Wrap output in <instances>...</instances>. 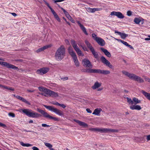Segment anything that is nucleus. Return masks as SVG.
I'll list each match as a JSON object with an SVG mask.
<instances>
[{"mask_svg":"<svg viewBox=\"0 0 150 150\" xmlns=\"http://www.w3.org/2000/svg\"><path fill=\"white\" fill-rule=\"evenodd\" d=\"M100 50L108 57H111V55L110 53L107 50L103 48H100Z\"/></svg>","mask_w":150,"mask_h":150,"instance_id":"412c9836","label":"nucleus"},{"mask_svg":"<svg viewBox=\"0 0 150 150\" xmlns=\"http://www.w3.org/2000/svg\"><path fill=\"white\" fill-rule=\"evenodd\" d=\"M40 94L46 97L47 96L45 94V93L44 94L43 93H41Z\"/></svg>","mask_w":150,"mask_h":150,"instance_id":"338daca9","label":"nucleus"},{"mask_svg":"<svg viewBox=\"0 0 150 150\" xmlns=\"http://www.w3.org/2000/svg\"><path fill=\"white\" fill-rule=\"evenodd\" d=\"M144 78L145 79L146 81L150 82V79L148 78H147L146 76H144Z\"/></svg>","mask_w":150,"mask_h":150,"instance_id":"09e8293b","label":"nucleus"},{"mask_svg":"<svg viewBox=\"0 0 150 150\" xmlns=\"http://www.w3.org/2000/svg\"><path fill=\"white\" fill-rule=\"evenodd\" d=\"M86 111L88 113H92L91 111L90 110L89 108H87L86 109Z\"/></svg>","mask_w":150,"mask_h":150,"instance_id":"13d9d810","label":"nucleus"},{"mask_svg":"<svg viewBox=\"0 0 150 150\" xmlns=\"http://www.w3.org/2000/svg\"><path fill=\"white\" fill-rule=\"evenodd\" d=\"M21 110L23 113L29 117L37 118L41 116V115L38 113L30 109H22Z\"/></svg>","mask_w":150,"mask_h":150,"instance_id":"7ed1b4c3","label":"nucleus"},{"mask_svg":"<svg viewBox=\"0 0 150 150\" xmlns=\"http://www.w3.org/2000/svg\"><path fill=\"white\" fill-rule=\"evenodd\" d=\"M0 127H2L5 129L7 127L6 126L5 124L1 122H0Z\"/></svg>","mask_w":150,"mask_h":150,"instance_id":"79ce46f5","label":"nucleus"},{"mask_svg":"<svg viewBox=\"0 0 150 150\" xmlns=\"http://www.w3.org/2000/svg\"><path fill=\"white\" fill-rule=\"evenodd\" d=\"M95 11H101L102 10V8H95Z\"/></svg>","mask_w":150,"mask_h":150,"instance_id":"4d7b16f0","label":"nucleus"},{"mask_svg":"<svg viewBox=\"0 0 150 150\" xmlns=\"http://www.w3.org/2000/svg\"><path fill=\"white\" fill-rule=\"evenodd\" d=\"M75 50L77 54L80 56H83L84 55V54L79 49L78 47L74 49Z\"/></svg>","mask_w":150,"mask_h":150,"instance_id":"b1692460","label":"nucleus"},{"mask_svg":"<svg viewBox=\"0 0 150 150\" xmlns=\"http://www.w3.org/2000/svg\"><path fill=\"white\" fill-rule=\"evenodd\" d=\"M73 60H74V63L75 65L77 67H78L79 66V61L77 59V58L76 56H75L74 57H72Z\"/></svg>","mask_w":150,"mask_h":150,"instance_id":"4be33fe9","label":"nucleus"},{"mask_svg":"<svg viewBox=\"0 0 150 150\" xmlns=\"http://www.w3.org/2000/svg\"><path fill=\"white\" fill-rule=\"evenodd\" d=\"M101 86V84L98 82H96L94 85L92 86V88L93 89H96Z\"/></svg>","mask_w":150,"mask_h":150,"instance_id":"c85d7f7f","label":"nucleus"},{"mask_svg":"<svg viewBox=\"0 0 150 150\" xmlns=\"http://www.w3.org/2000/svg\"><path fill=\"white\" fill-rule=\"evenodd\" d=\"M62 10L63 11V12L65 14H68V12H67L64 9L62 8H61Z\"/></svg>","mask_w":150,"mask_h":150,"instance_id":"3c124183","label":"nucleus"},{"mask_svg":"<svg viewBox=\"0 0 150 150\" xmlns=\"http://www.w3.org/2000/svg\"><path fill=\"white\" fill-rule=\"evenodd\" d=\"M68 18L71 20V19H72V17L70 16L69 14H68V16H67Z\"/></svg>","mask_w":150,"mask_h":150,"instance_id":"680f3d73","label":"nucleus"},{"mask_svg":"<svg viewBox=\"0 0 150 150\" xmlns=\"http://www.w3.org/2000/svg\"><path fill=\"white\" fill-rule=\"evenodd\" d=\"M8 115L9 116L11 117H15V115L14 113H11V112L9 113L8 114Z\"/></svg>","mask_w":150,"mask_h":150,"instance_id":"c03bdc74","label":"nucleus"},{"mask_svg":"<svg viewBox=\"0 0 150 150\" xmlns=\"http://www.w3.org/2000/svg\"><path fill=\"white\" fill-rule=\"evenodd\" d=\"M102 70L100 69H93V73H97L101 74Z\"/></svg>","mask_w":150,"mask_h":150,"instance_id":"72a5a7b5","label":"nucleus"},{"mask_svg":"<svg viewBox=\"0 0 150 150\" xmlns=\"http://www.w3.org/2000/svg\"><path fill=\"white\" fill-rule=\"evenodd\" d=\"M100 60L102 63H103L104 64H105L109 68H112V65L103 56H102L101 57Z\"/></svg>","mask_w":150,"mask_h":150,"instance_id":"1a4fd4ad","label":"nucleus"},{"mask_svg":"<svg viewBox=\"0 0 150 150\" xmlns=\"http://www.w3.org/2000/svg\"><path fill=\"white\" fill-rule=\"evenodd\" d=\"M47 7L50 9L51 11H52L53 10L52 8L50 6L49 4L48 3L47 5H46Z\"/></svg>","mask_w":150,"mask_h":150,"instance_id":"864d4df0","label":"nucleus"},{"mask_svg":"<svg viewBox=\"0 0 150 150\" xmlns=\"http://www.w3.org/2000/svg\"><path fill=\"white\" fill-rule=\"evenodd\" d=\"M86 69L84 71V72L88 73H93V69Z\"/></svg>","mask_w":150,"mask_h":150,"instance_id":"c9c22d12","label":"nucleus"},{"mask_svg":"<svg viewBox=\"0 0 150 150\" xmlns=\"http://www.w3.org/2000/svg\"><path fill=\"white\" fill-rule=\"evenodd\" d=\"M110 73V71L107 70H102L101 74L105 75L109 74Z\"/></svg>","mask_w":150,"mask_h":150,"instance_id":"2f4dec72","label":"nucleus"},{"mask_svg":"<svg viewBox=\"0 0 150 150\" xmlns=\"http://www.w3.org/2000/svg\"><path fill=\"white\" fill-rule=\"evenodd\" d=\"M93 131L100 132V133H110V132H117L119 131L118 129L111 128H92L90 129Z\"/></svg>","mask_w":150,"mask_h":150,"instance_id":"20e7f679","label":"nucleus"},{"mask_svg":"<svg viewBox=\"0 0 150 150\" xmlns=\"http://www.w3.org/2000/svg\"><path fill=\"white\" fill-rule=\"evenodd\" d=\"M37 111L41 113L44 117L49 118L50 115L43 110L39 108H37Z\"/></svg>","mask_w":150,"mask_h":150,"instance_id":"ddd939ff","label":"nucleus"},{"mask_svg":"<svg viewBox=\"0 0 150 150\" xmlns=\"http://www.w3.org/2000/svg\"><path fill=\"white\" fill-rule=\"evenodd\" d=\"M44 144L47 147H48L49 149L52 148V146L50 143L45 142Z\"/></svg>","mask_w":150,"mask_h":150,"instance_id":"4c0bfd02","label":"nucleus"},{"mask_svg":"<svg viewBox=\"0 0 150 150\" xmlns=\"http://www.w3.org/2000/svg\"><path fill=\"white\" fill-rule=\"evenodd\" d=\"M145 40H150V38H145Z\"/></svg>","mask_w":150,"mask_h":150,"instance_id":"774afa93","label":"nucleus"},{"mask_svg":"<svg viewBox=\"0 0 150 150\" xmlns=\"http://www.w3.org/2000/svg\"><path fill=\"white\" fill-rule=\"evenodd\" d=\"M98 43L100 46H103L105 45V42L101 38H94Z\"/></svg>","mask_w":150,"mask_h":150,"instance_id":"4468645a","label":"nucleus"},{"mask_svg":"<svg viewBox=\"0 0 150 150\" xmlns=\"http://www.w3.org/2000/svg\"><path fill=\"white\" fill-rule=\"evenodd\" d=\"M54 1V3H56L57 2H61L63 1H64L65 0H52Z\"/></svg>","mask_w":150,"mask_h":150,"instance_id":"49530a36","label":"nucleus"},{"mask_svg":"<svg viewBox=\"0 0 150 150\" xmlns=\"http://www.w3.org/2000/svg\"><path fill=\"white\" fill-rule=\"evenodd\" d=\"M44 106L49 110L55 113L56 114L58 115L59 116L63 115V113L62 112L56 108L50 106H47L45 105H44Z\"/></svg>","mask_w":150,"mask_h":150,"instance_id":"39448f33","label":"nucleus"},{"mask_svg":"<svg viewBox=\"0 0 150 150\" xmlns=\"http://www.w3.org/2000/svg\"><path fill=\"white\" fill-rule=\"evenodd\" d=\"M71 44L74 49H75L76 48L78 47L76 44L74 40L71 41Z\"/></svg>","mask_w":150,"mask_h":150,"instance_id":"f704fd0d","label":"nucleus"},{"mask_svg":"<svg viewBox=\"0 0 150 150\" xmlns=\"http://www.w3.org/2000/svg\"><path fill=\"white\" fill-rule=\"evenodd\" d=\"M82 62L83 66L85 67L89 68H92L93 67L91 63L87 59L85 58L83 59Z\"/></svg>","mask_w":150,"mask_h":150,"instance_id":"0eeeda50","label":"nucleus"},{"mask_svg":"<svg viewBox=\"0 0 150 150\" xmlns=\"http://www.w3.org/2000/svg\"><path fill=\"white\" fill-rule=\"evenodd\" d=\"M142 92L146 98L150 100V93H147L143 90L142 91Z\"/></svg>","mask_w":150,"mask_h":150,"instance_id":"393cba45","label":"nucleus"},{"mask_svg":"<svg viewBox=\"0 0 150 150\" xmlns=\"http://www.w3.org/2000/svg\"><path fill=\"white\" fill-rule=\"evenodd\" d=\"M11 14L14 16H17V14L15 13H11Z\"/></svg>","mask_w":150,"mask_h":150,"instance_id":"69168bd1","label":"nucleus"},{"mask_svg":"<svg viewBox=\"0 0 150 150\" xmlns=\"http://www.w3.org/2000/svg\"><path fill=\"white\" fill-rule=\"evenodd\" d=\"M59 106L62 107L63 108H64L66 107V105H65L64 104H59Z\"/></svg>","mask_w":150,"mask_h":150,"instance_id":"5fc2aeb1","label":"nucleus"},{"mask_svg":"<svg viewBox=\"0 0 150 150\" xmlns=\"http://www.w3.org/2000/svg\"><path fill=\"white\" fill-rule=\"evenodd\" d=\"M142 109V108L140 106L138 105L135 104L134 105H132V110H140Z\"/></svg>","mask_w":150,"mask_h":150,"instance_id":"a878e982","label":"nucleus"},{"mask_svg":"<svg viewBox=\"0 0 150 150\" xmlns=\"http://www.w3.org/2000/svg\"><path fill=\"white\" fill-rule=\"evenodd\" d=\"M102 111V109L100 108H97L96 109L92 114L93 115H95L97 116H99L100 115V113L101 111Z\"/></svg>","mask_w":150,"mask_h":150,"instance_id":"aec40b11","label":"nucleus"},{"mask_svg":"<svg viewBox=\"0 0 150 150\" xmlns=\"http://www.w3.org/2000/svg\"><path fill=\"white\" fill-rule=\"evenodd\" d=\"M122 73L126 76H127L130 78H131V74L125 71H122Z\"/></svg>","mask_w":150,"mask_h":150,"instance_id":"c756f323","label":"nucleus"},{"mask_svg":"<svg viewBox=\"0 0 150 150\" xmlns=\"http://www.w3.org/2000/svg\"><path fill=\"white\" fill-rule=\"evenodd\" d=\"M21 145L23 146H26V147H30L32 146V145L31 144H25L23 142H21L20 143Z\"/></svg>","mask_w":150,"mask_h":150,"instance_id":"7c9ffc66","label":"nucleus"},{"mask_svg":"<svg viewBox=\"0 0 150 150\" xmlns=\"http://www.w3.org/2000/svg\"><path fill=\"white\" fill-rule=\"evenodd\" d=\"M127 101L129 103H131V100L128 97H127Z\"/></svg>","mask_w":150,"mask_h":150,"instance_id":"6e6d98bb","label":"nucleus"},{"mask_svg":"<svg viewBox=\"0 0 150 150\" xmlns=\"http://www.w3.org/2000/svg\"><path fill=\"white\" fill-rule=\"evenodd\" d=\"M141 102L140 100H139L138 99L135 97H134L133 98V100H132V104H137L140 103Z\"/></svg>","mask_w":150,"mask_h":150,"instance_id":"5701e85b","label":"nucleus"},{"mask_svg":"<svg viewBox=\"0 0 150 150\" xmlns=\"http://www.w3.org/2000/svg\"><path fill=\"white\" fill-rule=\"evenodd\" d=\"M134 22L136 24H139L140 23H141V24H142L143 23V21H142L140 19L137 18L134 19Z\"/></svg>","mask_w":150,"mask_h":150,"instance_id":"bb28decb","label":"nucleus"},{"mask_svg":"<svg viewBox=\"0 0 150 150\" xmlns=\"http://www.w3.org/2000/svg\"><path fill=\"white\" fill-rule=\"evenodd\" d=\"M65 49L63 45H61L57 50L55 57L57 61H61L64 57L65 54Z\"/></svg>","mask_w":150,"mask_h":150,"instance_id":"f257e3e1","label":"nucleus"},{"mask_svg":"<svg viewBox=\"0 0 150 150\" xmlns=\"http://www.w3.org/2000/svg\"><path fill=\"white\" fill-rule=\"evenodd\" d=\"M132 79L140 83L144 82L142 78L134 74H132Z\"/></svg>","mask_w":150,"mask_h":150,"instance_id":"f8f14e48","label":"nucleus"},{"mask_svg":"<svg viewBox=\"0 0 150 150\" xmlns=\"http://www.w3.org/2000/svg\"><path fill=\"white\" fill-rule=\"evenodd\" d=\"M77 23L80 27L81 29L82 30L83 32L86 35H88V34L86 31V29L84 26L82 24H81L80 21H77Z\"/></svg>","mask_w":150,"mask_h":150,"instance_id":"2eb2a0df","label":"nucleus"},{"mask_svg":"<svg viewBox=\"0 0 150 150\" xmlns=\"http://www.w3.org/2000/svg\"><path fill=\"white\" fill-rule=\"evenodd\" d=\"M49 119L53 120L54 121H58V118L54 117L51 116H50Z\"/></svg>","mask_w":150,"mask_h":150,"instance_id":"37998d69","label":"nucleus"},{"mask_svg":"<svg viewBox=\"0 0 150 150\" xmlns=\"http://www.w3.org/2000/svg\"><path fill=\"white\" fill-rule=\"evenodd\" d=\"M51 46V45H48L45 46H43V47H41L40 48H39L38 50H37L36 51V52L37 53L42 52L44 50L47 49L48 48L50 47Z\"/></svg>","mask_w":150,"mask_h":150,"instance_id":"f3484780","label":"nucleus"},{"mask_svg":"<svg viewBox=\"0 0 150 150\" xmlns=\"http://www.w3.org/2000/svg\"><path fill=\"white\" fill-rule=\"evenodd\" d=\"M110 15L111 16H116L118 18L120 19H122L124 17V16L123 15L122 13L120 12L113 11L111 12Z\"/></svg>","mask_w":150,"mask_h":150,"instance_id":"9b49d317","label":"nucleus"},{"mask_svg":"<svg viewBox=\"0 0 150 150\" xmlns=\"http://www.w3.org/2000/svg\"><path fill=\"white\" fill-rule=\"evenodd\" d=\"M0 64L4 65L9 68H11L15 70L18 69V68L15 66L6 62L0 61Z\"/></svg>","mask_w":150,"mask_h":150,"instance_id":"6e6552de","label":"nucleus"},{"mask_svg":"<svg viewBox=\"0 0 150 150\" xmlns=\"http://www.w3.org/2000/svg\"><path fill=\"white\" fill-rule=\"evenodd\" d=\"M92 38H98L96 36V35L94 33H93L92 35Z\"/></svg>","mask_w":150,"mask_h":150,"instance_id":"e2e57ef3","label":"nucleus"},{"mask_svg":"<svg viewBox=\"0 0 150 150\" xmlns=\"http://www.w3.org/2000/svg\"><path fill=\"white\" fill-rule=\"evenodd\" d=\"M74 121L75 122H77V123H78L79 124L80 122V121H79L78 120H74Z\"/></svg>","mask_w":150,"mask_h":150,"instance_id":"0e129e2a","label":"nucleus"},{"mask_svg":"<svg viewBox=\"0 0 150 150\" xmlns=\"http://www.w3.org/2000/svg\"><path fill=\"white\" fill-rule=\"evenodd\" d=\"M79 125L80 126H82L84 127H87L88 126V125L87 124H86V123H85L84 122H82L81 121H80V122Z\"/></svg>","mask_w":150,"mask_h":150,"instance_id":"473e14b6","label":"nucleus"},{"mask_svg":"<svg viewBox=\"0 0 150 150\" xmlns=\"http://www.w3.org/2000/svg\"><path fill=\"white\" fill-rule=\"evenodd\" d=\"M88 10L91 13H93L95 12V8H88Z\"/></svg>","mask_w":150,"mask_h":150,"instance_id":"a19ab883","label":"nucleus"},{"mask_svg":"<svg viewBox=\"0 0 150 150\" xmlns=\"http://www.w3.org/2000/svg\"><path fill=\"white\" fill-rule=\"evenodd\" d=\"M51 103L54 105H56L59 106V103H58L57 102H52Z\"/></svg>","mask_w":150,"mask_h":150,"instance_id":"a18cd8bd","label":"nucleus"},{"mask_svg":"<svg viewBox=\"0 0 150 150\" xmlns=\"http://www.w3.org/2000/svg\"><path fill=\"white\" fill-rule=\"evenodd\" d=\"M61 79L63 81H66L68 80V77H64L61 78Z\"/></svg>","mask_w":150,"mask_h":150,"instance_id":"de8ad7c7","label":"nucleus"},{"mask_svg":"<svg viewBox=\"0 0 150 150\" xmlns=\"http://www.w3.org/2000/svg\"><path fill=\"white\" fill-rule=\"evenodd\" d=\"M51 12L54 15L55 18H56V17L58 16L56 13L55 12L54 10L51 11Z\"/></svg>","mask_w":150,"mask_h":150,"instance_id":"ea45409f","label":"nucleus"},{"mask_svg":"<svg viewBox=\"0 0 150 150\" xmlns=\"http://www.w3.org/2000/svg\"><path fill=\"white\" fill-rule=\"evenodd\" d=\"M42 126L43 127H48L50 126V125H47L46 124H42Z\"/></svg>","mask_w":150,"mask_h":150,"instance_id":"8fccbe9b","label":"nucleus"},{"mask_svg":"<svg viewBox=\"0 0 150 150\" xmlns=\"http://www.w3.org/2000/svg\"><path fill=\"white\" fill-rule=\"evenodd\" d=\"M85 43L87 45L88 47L90 49L91 52L94 57L97 59L98 57V54L97 52H96L94 48L92 46L91 44L88 41L86 40Z\"/></svg>","mask_w":150,"mask_h":150,"instance_id":"423d86ee","label":"nucleus"},{"mask_svg":"<svg viewBox=\"0 0 150 150\" xmlns=\"http://www.w3.org/2000/svg\"><path fill=\"white\" fill-rule=\"evenodd\" d=\"M144 137H146V139L147 141L150 140V134L144 136V137H141V139H140V140H143V139Z\"/></svg>","mask_w":150,"mask_h":150,"instance_id":"e433bc0d","label":"nucleus"},{"mask_svg":"<svg viewBox=\"0 0 150 150\" xmlns=\"http://www.w3.org/2000/svg\"><path fill=\"white\" fill-rule=\"evenodd\" d=\"M33 150H39V149L36 146H33L32 147Z\"/></svg>","mask_w":150,"mask_h":150,"instance_id":"052dcab7","label":"nucleus"},{"mask_svg":"<svg viewBox=\"0 0 150 150\" xmlns=\"http://www.w3.org/2000/svg\"><path fill=\"white\" fill-rule=\"evenodd\" d=\"M16 98L22 101V102H24L29 105H30V103L28 101H27L25 99L23 98L22 97L19 96L17 95L16 96Z\"/></svg>","mask_w":150,"mask_h":150,"instance_id":"a211bd4d","label":"nucleus"},{"mask_svg":"<svg viewBox=\"0 0 150 150\" xmlns=\"http://www.w3.org/2000/svg\"><path fill=\"white\" fill-rule=\"evenodd\" d=\"M58 22H61V20L59 18V17L58 16H57V17H56V18H55Z\"/></svg>","mask_w":150,"mask_h":150,"instance_id":"bf43d9fd","label":"nucleus"},{"mask_svg":"<svg viewBox=\"0 0 150 150\" xmlns=\"http://www.w3.org/2000/svg\"><path fill=\"white\" fill-rule=\"evenodd\" d=\"M4 88L7 89L8 90H11L12 91H14V89L11 88V87H9L7 86H4Z\"/></svg>","mask_w":150,"mask_h":150,"instance_id":"58836bf2","label":"nucleus"},{"mask_svg":"<svg viewBox=\"0 0 150 150\" xmlns=\"http://www.w3.org/2000/svg\"><path fill=\"white\" fill-rule=\"evenodd\" d=\"M38 89L40 91L43 92L47 96H50L55 98L58 96L57 93H55L46 88L43 87H39Z\"/></svg>","mask_w":150,"mask_h":150,"instance_id":"f03ea898","label":"nucleus"},{"mask_svg":"<svg viewBox=\"0 0 150 150\" xmlns=\"http://www.w3.org/2000/svg\"><path fill=\"white\" fill-rule=\"evenodd\" d=\"M115 33L117 35H119L121 38H126L128 36L127 35L124 33H121L117 31H115Z\"/></svg>","mask_w":150,"mask_h":150,"instance_id":"dca6fc26","label":"nucleus"},{"mask_svg":"<svg viewBox=\"0 0 150 150\" xmlns=\"http://www.w3.org/2000/svg\"><path fill=\"white\" fill-rule=\"evenodd\" d=\"M116 40H118L119 42L122 43L125 45L129 47L131 49V46L129 45L127 42L123 41L120 39H116Z\"/></svg>","mask_w":150,"mask_h":150,"instance_id":"cd10ccee","label":"nucleus"},{"mask_svg":"<svg viewBox=\"0 0 150 150\" xmlns=\"http://www.w3.org/2000/svg\"><path fill=\"white\" fill-rule=\"evenodd\" d=\"M68 51L69 53L72 57L76 56V53L74 51L72 48L71 47L69 48Z\"/></svg>","mask_w":150,"mask_h":150,"instance_id":"6ab92c4d","label":"nucleus"},{"mask_svg":"<svg viewBox=\"0 0 150 150\" xmlns=\"http://www.w3.org/2000/svg\"><path fill=\"white\" fill-rule=\"evenodd\" d=\"M127 15L128 16H131V11H129L127 12Z\"/></svg>","mask_w":150,"mask_h":150,"instance_id":"603ef678","label":"nucleus"},{"mask_svg":"<svg viewBox=\"0 0 150 150\" xmlns=\"http://www.w3.org/2000/svg\"><path fill=\"white\" fill-rule=\"evenodd\" d=\"M49 70V68H42L39 69H38L36 71L37 74L43 75L47 73Z\"/></svg>","mask_w":150,"mask_h":150,"instance_id":"9d476101","label":"nucleus"}]
</instances>
